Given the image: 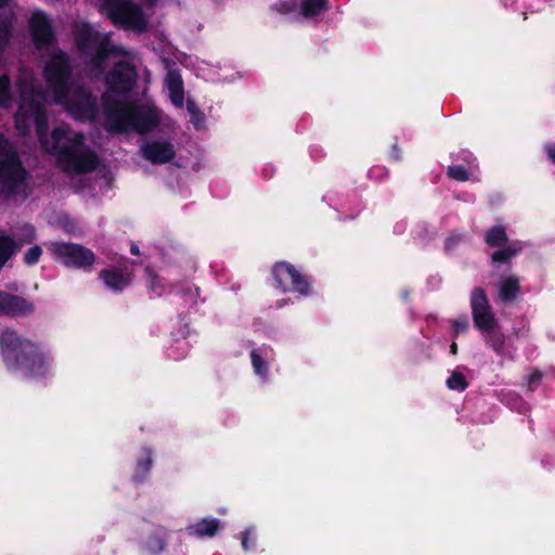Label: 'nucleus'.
I'll list each match as a JSON object with an SVG mask.
<instances>
[{
  "mask_svg": "<svg viewBox=\"0 0 555 555\" xmlns=\"http://www.w3.org/2000/svg\"><path fill=\"white\" fill-rule=\"evenodd\" d=\"M106 128L116 133L134 130L146 134L158 127L160 116L153 105H140L134 101H121L108 93L102 94Z\"/></svg>",
  "mask_w": 555,
  "mask_h": 555,
  "instance_id": "obj_1",
  "label": "nucleus"
},
{
  "mask_svg": "<svg viewBox=\"0 0 555 555\" xmlns=\"http://www.w3.org/2000/svg\"><path fill=\"white\" fill-rule=\"evenodd\" d=\"M0 348L8 370L22 372L27 377L43 376L47 372L44 356L39 347L7 328L0 334Z\"/></svg>",
  "mask_w": 555,
  "mask_h": 555,
  "instance_id": "obj_2",
  "label": "nucleus"
},
{
  "mask_svg": "<svg viewBox=\"0 0 555 555\" xmlns=\"http://www.w3.org/2000/svg\"><path fill=\"white\" fill-rule=\"evenodd\" d=\"M50 152L56 155L57 163L63 170L76 173H88L99 165L96 154L85 147V135L81 132L68 137V131L63 127H56L51 132Z\"/></svg>",
  "mask_w": 555,
  "mask_h": 555,
  "instance_id": "obj_3",
  "label": "nucleus"
},
{
  "mask_svg": "<svg viewBox=\"0 0 555 555\" xmlns=\"http://www.w3.org/2000/svg\"><path fill=\"white\" fill-rule=\"evenodd\" d=\"M470 309L475 327L483 334L486 346L499 356H505L506 336L502 332L486 291L475 287L470 293Z\"/></svg>",
  "mask_w": 555,
  "mask_h": 555,
  "instance_id": "obj_4",
  "label": "nucleus"
},
{
  "mask_svg": "<svg viewBox=\"0 0 555 555\" xmlns=\"http://www.w3.org/2000/svg\"><path fill=\"white\" fill-rule=\"evenodd\" d=\"M28 172L10 141L0 134V186L5 197H12L25 189Z\"/></svg>",
  "mask_w": 555,
  "mask_h": 555,
  "instance_id": "obj_5",
  "label": "nucleus"
},
{
  "mask_svg": "<svg viewBox=\"0 0 555 555\" xmlns=\"http://www.w3.org/2000/svg\"><path fill=\"white\" fill-rule=\"evenodd\" d=\"M42 75L53 100H65L66 90L76 82L73 78L70 57L63 50H57L50 55L43 66Z\"/></svg>",
  "mask_w": 555,
  "mask_h": 555,
  "instance_id": "obj_6",
  "label": "nucleus"
},
{
  "mask_svg": "<svg viewBox=\"0 0 555 555\" xmlns=\"http://www.w3.org/2000/svg\"><path fill=\"white\" fill-rule=\"evenodd\" d=\"M102 12L113 22L126 30L139 34L147 30V18L142 8L131 0H103Z\"/></svg>",
  "mask_w": 555,
  "mask_h": 555,
  "instance_id": "obj_7",
  "label": "nucleus"
},
{
  "mask_svg": "<svg viewBox=\"0 0 555 555\" xmlns=\"http://www.w3.org/2000/svg\"><path fill=\"white\" fill-rule=\"evenodd\" d=\"M54 103L63 106L78 121H93L99 115L96 95L87 86L77 81L66 90L65 100H54Z\"/></svg>",
  "mask_w": 555,
  "mask_h": 555,
  "instance_id": "obj_8",
  "label": "nucleus"
},
{
  "mask_svg": "<svg viewBox=\"0 0 555 555\" xmlns=\"http://www.w3.org/2000/svg\"><path fill=\"white\" fill-rule=\"evenodd\" d=\"M53 258L66 268L91 272L96 261L92 249L72 242H53L49 246Z\"/></svg>",
  "mask_w": 555,
  "mask_h": 555,
  "instance_id": "obj_9",
  "label": "nucleus"
},
{
  "mask_svg": "<svg viewBox=\"0 0 555 555\" xmlns=\"http://www.w3.org/2000/svg\"><path fill=\"white\" fill-rule=\"evenodd\" d=\"M273 286L283 293H297L301 296H309L312 291L308 276L301 274L292 263L287 261L276 262L272 269Z\"/></svg>",
  "mask_w": 555,
  "mask_h": 555,
  "instance_id": "obj_10",
  "label": "nucleus"
},
{
  "mask_svg": "<svg viewBox=\"0 0 555 555\" xmlns=\"http://www.w3.org/2000/svg\"><path fill=\"white\" fill-rule=\"evenodd\" d=\"M137 79L135 67L127 61H118L106 74L105 86L108 92L122 95L132 91L137 85Z\"/></svg>",
  "mask_w": 555,
  "mask_h": 555,
  "instance_id": "obj_11",
  "label": "nucleus"
},
{
  "mask_svg": "<svg viewBox=\"0 0 555 555\" xmlns=\"http://www.w3.org/2000/svg\"><path fill=\"white\" fill-rule=\"evenodd\" d=\"M17 112L33 118L38 138L42 142L49 130L47 109L43 102L37 99L34 93L22 95Z\"/></svg>",
  "mask_w": 555,
  "mask_h": 555,
  "instance_id": "obj_12",
  "label": "nucleus"
},
{
  "mask_svg": "<svg viewBox=\"0 0 555 555\" xmlns=\"http://www.w3.org/2000/svg\"><path fill=\"white\" fill-rule=\"evenodd\" d=\"M36 306L33 301L0 289V315L9 318H25L33 314Z\"/></svg>",
  "mask_w": 555,
  "mask_h": 555,
  "instance_id": "obj_13",
  "label": "nucleus"
},
{
  "mask_svg": "<svg viewBox=\"0 0 555 555\" xmlns=\"http://www.w3.org/2000/svg\"><path fill=\"white\" fill-rule=\"evenodd\" d=\"M29 34L37 48L51 46L54 41V33L48 16L42 11H37L29 21Z\"/></svg>",
  "mask_w": 555,
  "mask_h": 555,
  "instance_id": "obj_14",
  "label": "nucleus"
},
{
  "mask_svg": "<svg viewBox=\"0 0 555 555\" xmlns=\"http://www.w3.org/2000/svg\"><path fill=\"white\" fill-rule=\"evenodd\" d=\"M98 276L109 291L121 293L132 283L134 274L127 268L112 267L101 270Z\"/></svg>",
  "mask_w": 555,
  "mask_h": 555,
  "instance_id": "obj_15",
  "label": "nucleus"
},
{
  "mask_svg": "<svg viewBox=\"0 0 555 555\" xmlns=\"http://www.w3.org/2000/svg\"><path fill=\"white\" fill-rule=\"evenodd\" d=\"M142 155L152 164H167L176 157L172 143L169 141H151L142 146Z\"/></svg>",
  "mask_w": 555,
  "mask_h": 555,
  "instance_id": "obj_16",
  "label": "nucleus"
},
{
  "mask_svg": "<svg viewBox=\"0 0 555 555\" xmlns=\"http://www.w3.org/2000/svg\"><path fill=\"white\" fill-rule=\"evenodd\" d=\"M93 50L87 65L98 74H103L106 68V61L115 52V48L111 43L109 38L103 37Z\"/></svg>",
  "mask_w": 555,
  "mask_h": 555,
  "instance_id": "obj_17",
  "label": "nucleus"
},
{
  "mask_svg": "<svg viewBox=\"0 0 555 555\" xmlns=\"http://www.w3.org/2000/svg\"><path fill=\"white\" fill-rule=\"evenodd\" d=\"M101 36L89 23H82L75 34L77 49L86 54L101 41Z\"/></svg>",
  "mask_w": 555,
  "mask_h": 555,
  "instance_id": "obj_18",
  "label": "nucleus"
},
{
  "mask_svg": "<svg viewBox=\"0 0 555 555\" xmlns=\"http://www.w3.org/2000/svg\"><path fill=\"white\" fill-rule=\"evenodd\" d=\"M140 452L141 455L135 461L134 472L131 476V481L134 485L145 482L153 466V450L150 447L143 446Z\"/></svg>",
  "mask_w": 555,
  "mask_h": 555,
  "instance_id": "obj_19",
  "label": "nucleus"
},
{
  "mask_svg": "<svg viewBox=\"0 0 555 555\" xmlns=\"http://www.w3.org/2000/svg\"><path fill=\"white\" fill-rule=\"evenodd\" d=\"M221 529V521L218 518H202L186 527L189 535L196 538H214Z\"/></svg>",
  "mask_w": 555,
  "mask_h": 555,
  "instance_id": "obj_20",
  "label": "nucleus"
},
{
  "mask_svg": "<svg viewBox=\"0 0 555 555\" xmlns=\"http://www.w3.org/2000/svg\"><path fill=\"white\" fill-rule=\"evenodd\" d=\"M520 294V281L516 275L502 278L498 285V297L503 304L514 302Z\"/></svg>",
  "mask_w": 555,
  "mask_h": 555,
  "instance_id": "obj_21",
  "label": "nucleus"
},
{
  "mask_svg": "<svg viewBox=\"0 0 555 555\" xmlns=\"http://www.w3.org/2000/svg\"><path fill=\"white\" fill-rule=\"evenodd\" d=\"M483 240L489 247H504V245L511 244L506 227L501 222L486 230Z\"/></svg>",
  "mask_w": 555,
  "mask_h": 555,
  "instance_id": "obj_22",
  "label": "nucleus"
},
{
  "mask_svg": "<svg viewBox=\"0 0 555 555\" xmlns=\"http://www.w3.org/2000/svg\"><path fill=\"white\" fill-rule=\"evenodd\" d=\"M496 248L498 249L494 250L490 256L491 262L499 264H507L514 257H516L520 253L522 246L520 242L515 241L511 244L504 245V247Z\"/></svg>",
  "mask_w": 555,
  "mask_h": 555,
  "instance_id": "obj_23",
  "label": "nucleus"
},
{
  "mask_svg": "<svg viewBox=\"0 0 555 555\" xmlns=\"http://www.w3.org/2000/svg\"><path fill=\"white\" fill-rule=\"evenodd\" d=\"M167 87L170 93V100L173 105L182 106L184 99L183 82L177 72H169L167 76Z\"/></svg>",
  "mask_w": 555,
  "mask_h": 555,
  "instance_id": "obj_24",
  "label": "nucleus"
},
{
  "mask_svg": "<svg viewBox=\"0 0 555 555\" xmlns=\"http://www.w3.org/2000/svg\"><path fill=\"white\" fill-rule=\"evenodd\" d=\"M147 291L151 298L160 297L166 292V285L163 279L156 273L153 267L146 266L144 269Z\"/></svg>",
  "mask_w": 555,
  "mask_h": 555,
  "instance_id": "obj_25",
  "label": "nucleus"
},
{
  "mask_svg": "<svg viewBox=\"0 0 555 555\" xmlns=\"http://www.w3.org/2000/svg\"><path fill=\"white\" fill-rule=\"evenodd\" d=\"M328 9V0H302L301 13L305 17H313Z\"/></svg>",
  "mask_w": 555,
  "mask_h": 555,
  "instance_id": "obj_26",
  "label": "nucleus"
},
{
  "mask_svg": "<svg viewBox=\"0 0 555 555\" xmlns=\"http://www.w3.org/2000/svg\"><path fill=\"white\" fill-rule=\"evenodd\" d=\"M12 102V83L7 74L0 75V106L9 107Z\"/></svg>",
  "mask_w": 555,
  "mask_h": 555,
  "instance_id": "obj_27",
  "label": "nucleus"
},
{
  "mask_svg": "<svg viewBox=\"0 0 555 555\" xmlns=\"http://www.w3.org/2000/svg\"><path fill=\"white\" fill-rule=\"evenodd\" d=\"M167 545L166 539L159 533H152L145 541V548L153 555L160 554Z\"/></svg>",
  "mask_w": 555,
  "mask_h": 555,
  "instance_id": "obj_28",
  "label": "nucleus"
},
{
  "mask_svg": "<svg viewBox=\"0 0 555 555\" xmlns=\"http://www.w3.org/2000/svg\"><path fill=\"white\" fill-rule=\"evenodd\" d=\"M446 384L450 390L460 391V392H462L468 388V382L466 380V377L464 376L463 373H461L456 370L451 373V375L447 379Z\"/></svg>",
  "mask_w": 555,
  "mask_h": 555,
  "instance_id": "obj_29",
  "label": "nucleus"
},
{
  "mask_svg": "<svg viewBox=\"0 0 555 555\" xmlns=\"http://www.w3.org/2000/svg\"><path fill=\"white\" fill-rule=\"evenodd\" d=\"M33 118L16 112L14 115V124L21 135H27L30 132Z\"/></svg>",
  "mask_w": 555,
  "mask_h": 555,
  "instance_id": "obj_30",
  "label": "nucleus"
},
{
  "mask_svg": "<svg viewBox=\"0 0 555 555\" xmlns=\"http://www.w3.org/2000/svg\"><path fill=\"white\" fill-rule=\"evenodd\" d=\"M250 360L256 374L260 376H266L268 374V365L258 350H251Z\"/></svg>",
  "mask_w": 555,
  "mask_h": 555,
  "instance_id": "obj_31",
  "label": "nucleus"
},
{
  "mask_svg": "<svg viewBox=\"0 0 555 555\" xmlns=\"http://www.w3.org/2000/svg\"><path fill=\"white\" fill-rule=\"evenodd\" d=\"M447 176L455 181L465 182L469 179V172L463 165H452L448 167Z\"/></svg>",
  "mask_w": 555,
  "mask_h": 555,
  "instance_id": "obj_32",
  "label": "nucleus"
},
{
  "mask_svg": "<svg viewBox=\"0 0 555 555\" xmlns=\"http://www.w3.org/2000/svg\"><path fill=\"white\" fill-rule=\"evenodd\" d=\"M42 255V248L39 245H34L24 255V262L27 266H35L39 262Z\"/></svg>",
  "mask_w": 555,
  "mask_h": 555,
  "instance_id": "obj_33",
  "label": "nucleus"
},
{
  "mask_svg": "<svg viewBox=\"0 0 555 555\" xmlns=\"http://www.w3.org/2000/svg\"><path fill=\"white\" fill-rule=\"evenodd\" d=\"M272 8L281 14H288L296 10L297 2L296 0H279Z\"/></svg>",
  "mask_w": 555,
  "mask_h": 555,
  "instance_id": "obj_34",
  "label": "nucleus"
},
{
  "mask_svg": "<svg viewBox=\"0 0 555 555\" xmlns=\"http://www.w3.org/2000/svg\"><path fill=\"white\" fill-rule=\"evenodd\" d=\"M454 335H459L461 333H465L468 328L467 320L464 319H456L452 323Z\"/></svg>",
  "mask_w": 555,
  "mask_h": 555,
  "instance_id": "obj_35",
  "label": "nucleus"
},
{
  "mask_svg": "<svg viewBox=\"0 0 555 555\" xmlns=\"http://www.w3.org/2000/svg\"><path fill=\"white\" fill-rule=\"evenodd\" d=\"M198 287L195 286H186L180 291L182 297H190L192 301H194L195 296L198 295Z\"/></svg>",
  "mask_w": 555,
  "mask_h": 555,
  "instance_id": "obj_36",
  "label": "nucleus"
},
{
  "mask_svg": "<svg viewBox=\"0 0 555 555\" xmlns=\"http://www.w3.org/2000/svg\"><path fill=\"white\" fill-rule=\"evenodd\" d=\"M542 379V373L538 370L533 371L527 378L529 385H537Z\"/></svg>",
  "mask_w": 555,
  "mask_h": 555,
  "instance_id": "obj_37",
  "label": "nucleus"
},
{
  "mask_svg": "<svg viewBox=\"0 0 555 555\" xmlns=\"http://www.w3.org/2000/svg\"><path fill=\"white\" fill-rule=\"evenodd\" d=\"M249 535H250V530L249 529H246L242 532V546L244 548V551H249L251 548L249 542Z\"/></svg>",
  "mask_w": 555,
  "mask_h": 555,
  "instance_id": "obj_38",
  "label": "nucleus"
},
{
  "mask_svg": "<svg viewBox=\"0 0 555 555\" xmlns=\"http://www.w3.org/2000/svg\"><path fill=\"white\" fill-rule=\"evenodd\" d=\"M391 158L393 160H400L401 159V156H400V151H399V146H398V143L395 142L392 144V150H391V154H390Z\"/></svg>",
  "mask_w": 555,
  "mask_h": 555,
  "instance_id": "obj_39",
  "label": "nucleus"
},
{
  "mask_svg": "<svg viewBox=\"0 0 555 555\" xmlns=\"http://www.w3.org/2000/svg\"><path fill=\"white\" fill-rule=\"evenodd\" d=\"M25 230L27 231V240L25 241L26 243H31L33 240L35 238V229L33 225H26L25 227Z\"/></svg>",
  "mask_w": 555,
  "mask_h": 555,
  "instance_id": "obj_40",
  "label": "nucleus"
},
{
  "mask_svg": "<svg viewBox=\"0 0 555 555\" xmlns=\"http://www.w3.org/2000/svg\"><path fill=\"white\" fill-rule=\"evenodd\" d=\"M188 111H189L191 114H193V115H195V114H201V113H199V112L194 107V105H193V104H191V103H188Z\"/></svg>",
  "mask_w": 555,
  "mask_h": 555,
  "instance_id": "obj_41",
  "label": "nucleus"
},
{
  "mask_svg": "<svg viewBox=\"0 0 555 555\" xmlns=\"http://www.w3.org/2000/svg\"><path fill=\"white\" fill-rule=\"evenodd\" d=\"M457 349H459V348H457V344L453 341V343L450 345V352H451L452 354H454V356H455V354H457Z\"/></svg>",
  "mask_w": 555,
  "mask_h": 555,
  "instance_id": "obj_42",
  "label": "nucleus"
},
{
  "mask_svg": "<svg viewBox=\"0 0 555 555\" xmlns=\"http://www.w3.org/2000/svg\"><path fill=\"white\" fill-rule=\"evenodd\" d=\"M130 253H131L132 255H139V254H140L139 246H137V245H134V244H131Z\"/></svg>",
  "mask_w": 555,
  "mask_h": 555,
  "instance_id": "obj_43",
  "label": "nucleus"
},
{
  "mask_svg": "<svg viewBox=\"0 0 555 555\" xmlns=\"http://www.w3.org/2000/svg\"><path fill=\"white\" fill-rule=\"evenodd\" d=\"M547 155L550 157V159L555 163V149H548L547 151Z\"/></svg>",
  "mask_w": 555,
  "mask_h": 555,
  "instance_id": "obj_44",
  "label": "nucleus"
},
{
  "mask_svg": "<svg viewBox=\"0 0 555 555\" xmlns=\"http://www.w3.org/2000/svg\"><path fill=\"white\" fill-rule=\"evenodd\" d=\"M10 0H0V9H3L9 5Z\"/></svg>",
  "mask_w": 555,
  "mask_h": 555,
  "instance_id": "obj_45",
  "label": "nucleus"
},
{
  "mask_svg": "<svg viewBox=\"0 0 555 555\" xmlns=\"http://www.w3.org/2000/svg\"><path fill=\"white\" fill-rule=\"evenodd\" d=\"M151 4L156 3L158 0H147Z\"/></svg>",
  "mask_w": 555,
  "mask_h": 555,
  "instance_id": "obj_46",
  "label": "nucleus"
},
{
  "mask_svg": "<svg viewBox=\"0 0 555 555\" xmlns=\"http://www.w3.org/2000/svg\"><path fill=\"white\" fill-rule=\"evenodd\" d=\"M184 298H188V297H184ZM190 301H191L192 304L194 302V301H192L191 299H190V300H189V299H185V302H186V304H190Z\"/></svg>",
  "mask_w": 555,
  "mask_h": 555,
  "instance_id": "obj_47",
  "label": "nucleus"
},
{
  "mask_svg": "<svg viewBox=\"0 0 555 555\" xmlns=\"http://www.w3.org/2000/svg\"><path fill=\"white\" fill-rule=\"evenodd\" d=\"M184 298H188V297H184ZM190 301H191L192 304L194 302V301H192L191 299H190V300H189V299H185V302H186V304H190Z\"/></svg>",
  "mask_w": 555,
  "mask_h": 555,
  "instance_id": "obj_48",
  "label": "nucleus"
},
{
  "mask_svg": "<svg viewBox=\"0 0 555 555\" xmlns=\"http://www.w3.org/2000/svg\"><path fill=\"white\" fill-rule=\"evenodd\" d=\"M514 335H515V336H518V335H519V333H518V331H517V330H514Z\"/></svg>",
  "mask_w": 555,
  "mask_h": 555,
  "instance_id": "obj_49",
  "label": "nucleus"
}]
</instances>
